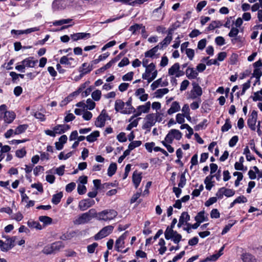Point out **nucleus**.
<instances>
[{
  "label": "nucleus",
  "instance_id": "17",
  "mask_svg": "<svg viewBox=\"0 0 262 262\" xmlns=\"http://www.w3.org/2000/svg\"><path fill=\"white\" fill-rule=\"evenodd\" d=\"M168 85V82L167 80H165L164 81L162 80V79L159 78L158 80L155 81L150 85L151 89L152 90H155L159 86H166Z\"/></svg>",
  "mask_w": 262,
  "mask_h": 262
},
{
  "label": "nucleus",
  "instance_id": "58",
  "mask_svg": "<svg viewBox=\"0 0 262 262\" xmlns=\"http://www.w3.org/2000/svg\"><path fill=\"white\" fill-rule=\"evenodd\" d=\"M185 116L183 114H178L176 115V121L179 124H182L185 122Z\"/></svg>",
  "mask_w": 262,
  "mask_h": 262
},
{
  "label": "nucleus",
  "instance_id": "60",
  "mask_svg": "<svg viewBox=\"0 0 262 262\" xmlns=\"http://www.w3.org/2000/svg\"><path fill=\"white\" fill-rule=\"evenodd\" d=\"M187 56L189 59V60H192L193 58L194 55V51L191 49H187L186 50L185 52Z\"/></svg>",
  "mask_w": 262,
  "mask_h": 262
},
{
  "label": "nucleus",
  "instance_id": "11",
  "mask_svg": "<svg viewBox=\"0 0 262 262\" xmlns=\"http://www.w3.org/2000/svg\"><path fill=\"white\" fill-rule=\"evenodd\" d=\"M115 109L116 111L120 112L122 114H130L129 111L125 109V103L120 99H117L116 100L115 103Z\"/></svg>",
  "mask_w": 262,
  "mask_h": 262
},
{
  "label": "nucleus",
  "instance_id": "10",
  "mask_svg": "<svg viewBox=\"0 0 262 262\" xmlns=\"http://www.w3.org/2000/svg\"><path fill=\"white\" fill-rule=\"evenodd\" d=\"M95 202L93 200L89 199H84L80 201L78 204V208L81 211H85L89 208L93 206Z\"/></svg>",
  "mask_w": 262,
  "mask_h": 262
},
{
  "label": "nucleus",
  "instance_id": "50",
  "mask_svg": "<svg viewBox=\"0 0 262 262\" xmlns=\"http://www.w3.org/2000/svg\"><path fill=\"white\" fill-rule=\"evenodd\" d=\"M0 248L2 251L6 252L11 249L13 248V245H11V244L8 245L3 241V244L1 245Z\"/></svg>",
  "mask_w": 262,
  "mask_h": 262
},
{
  "label": "nucleus",
  "instance_id": "38",
  "mask_svg": "<svg viewBox=\"0 0 262 262\" xmlns=\"http://www.w3.org/2000/svg\"><path fill=\"white\" fill-rule=\"evenodd\" d=\"M28 226L31 228H35L36 229L40 230L42 227L41 225L37 222L29 220L27 222Z\"/></svg>",
  "mask_w": 262,
  "mask_h": 262
},
{
  "label": "nucleus",
  "instance_id": "62",
  "mask_svg": "<svg viewBox=\"0 0 262 262\" xmlns=\"http://www.w3.org/2000/svg\"><path fill=\"white\" fill-rule=\"evenodd\" d=\"M238 32L239 30L236 27H233L231 28L230 32L228 34V35L230 37H234L237 35Z\"/></svg>",
  "mask_w": 262,
  "mask_h": 262
},
{
  "label": "nucleus",
  "instance_id": "63",
  "mask_svg": "<svg viewBox=\"0 0 262 262\" xmlns=\"http://www.w3.org/2000/svg\"><path fill=\"white\" fill-rule=\"evenodd\" d=\"M134 73L130 72L122 76L123 81H131L133 78Z\"/></svg>",
  "mask_w": 262,
  "mask_h": 262
},
{
  "label": "nucleus",
  "instance_id": "51",
  "mask_svg": "<svg viewBox=\"0 0 262 262\" xmlns=\"http://www.w3.org/2000/svg\"><path fill=\"white\" fill-rule=\"evenodd\" d=\"M39 220L40 222L46 224H50L52 223V219L47 216H40L39 217Z\"/></svg>",
  "mask_w": 262,
  "mask_h": 262
},
{
  "label": "nucleus",
  "instance_id": "42",
  "mask_svg": "<svg viewBox=\"0 0 262 262\" xmlns=\"http://www.w3.org/2000/svg\"><path fill=\"white\" fill-rule=\"evenodd\" d=\"M28 128V125L26 124L20 125L15 129L14 135H19L24 133Z\"/></svg>",
  "mask_w": 262,
  "mask_h": 262
},
{
  "label": "nucleus",
  "instance_id": "35",
  "mask_svg": "<svg viewBox=\"0 0 262 262\" xmlns=\"http://www.w3.org/2000/svg\"><path fill=\"white\" fill-rule=\"evenodd\" d=\"M169 92L167 88H163L157 90L155 93V96L157 98H161L163 96Z\"/></svg>",
  "mask_w": 262,
  "mask_h": 262
},
{
  "label": "nucleus",
  "instance_id": "45",
  "mask_svg": "<svg viewBox=\"0 0 262 262\" xmlns=\"http://www.w3.org/2000/svg\"><path fill=\"white\" fill-rule=\"evenodd\" d=\"M124 241H123L119 238L117 239L116 241V244H115V246L116 250H117V251H120V249H122L124 247Z\"/></svg>",
  "mask_w": 262,
  "mask_h": 262
},
{
  "label": "nucleus",
  "instance_id": "8",
  "mask_svg": "<svg viewBox=\"0 0 262 262\" xmlns=\"http://www.w3.org/2000/svg\"><path fill=\"white\" fill-rule=\"evenodd\" d=\"M73 0H55L52 4L53 9L55 10L64 9L70 5Z\"/></svg>",
  "mask_w": 262,
  "mask_h": 262
},
{
  "label": "nucleus",
  "instance_id": "54",
  "mask_svg": "<svg viewBox=\"0 0 262 262\" xmlns=\"http://www.w3.org/2000/svg\"><path fill=\"white\" fill-rule=\"evenodd\" d=\"M98 246V244L97 243H94L92 244L88 245L87 247L88 252L91 254L93 253Z\"/></svg>",
  "mask_w": 262,
  "mask_h": 262
},
{
  "label": "nucleus",
  "instance_id": "2",
  "mask_svg": "<svg viewBox=\"0 0 262 262\" xmlns=\"http://www.w3.org/2000/svg\"><path fill=\"white\" fill-rule=\"evenodd\" d=\"M117 215V211L114 209H105L99 212L96 211L95 219L100 221L109 222Z\"/></svg>",
  "mask_w": 262,
  "mask_h": 262
},
{
  "label": "nucleus",
  "instance_id": "15",
  "mask_svg": "<svg viewBox=\"0 0 262 262\" xmlns=\"http://www.w3.org/2000/svg\"><path fill=\"white\" fill-rule=\"evenodd\" d=\"M224 248V246H222L217 253L207 257L205 259L201 260V262L214 261L216 260L223 254V251Z\"/></svg>",
  "mask_w": 262,
  "mask_h": 262
},
{
  "label": "nucleus",
  "instance_id": "33",
  "mask_svg": "<svg viewBox=\"0 0 262 262\" xmlns=\"http://www.w3.org/2000/svg\"><path fill=\"white\" fill-rule=\"evenodd\" d=\"M141 27H142V24H136L131 26L129 28V30L132 32V34L136 35L139 33Z\"/></svg>",
  "mask_w": 262,
  "mask_h": 262
},
{
  "label": "nucleus",
  "instance_id": "16",
  "mask_svg": "<svg viewBox=\"0 0 262 262\" xmlns=\"http://www.w3.org/2000/svg\"><path fill=\"white\" fill-rule=\"evenodd\" d=\"M38 30H39V27H34L25 30H16L13 29L11 30V33L12 34L19 35L24 34H29L33 32L37 31Z\"/></svg>",
  "mask_w": 262,
  "mask_h": 262
},
{
  "label": "nucleus",
  "instance_id": "6",
  "mask_svg": "<svg viewBox=\"0 0 262 262\" xmlns=\"http://www.w3.org/2000/svg\"><path fill=\"white\" fill-rule=\"evenodd\" d=\"M182 133L178 129H171L165 137V140L168 144L172 143L174 139L179 140L182 138Z\"/></svg>",
  "mask_w": 262,
  "mask_h": 262
},
{
  "label": "nucleus",
  "instance_id": "22",
  "mask_svg": "<svg viewBox=\"0 0 262 262\" xmlns=\"http://www.w3.org/2000/svg\"><path fill=\"white\" fill-rule=\"evenodd\" d=\"M142 180L141 173L137 171H134L133 174V182L136 188L139 186Z\"/></svg>",
  "mask_w": 262,
  "mask_h": 262
},
{
  "label": "nucleus",
  "instance_id": "30",
  "mask_svg": "<svg viewBox=\"0 0 262 262\" xmlns=\"http://www.w3.org/2000/svg\"><path fill=\"white\" fill-rule=\"evenodd\" d=\"M99 132L96 130L92 133L90 135L86 137V140L89 142H93L95 141L97 138L99 136Z\"/></svg>",
  "mask_w": 262,
  "mask_h": 262
},
{
  "label": "nucleus",
  "instance_id": "59",
  "mask_svg": "<svg viewBox=\"0 0 262 262\" xmlns=\"http://www.w3.org/2000/svg\"><path fill=\"white\" fill-rule=\"evenodd\" d=\"M189 107L188 104H185L182 107V111L184 113L183 114L185 116L186 118H187L188 116L190 117L189 116Z\"/></svg>",
  "mask_w": 262,
  "mask_h": 262
},
{
  "label": "nucleus",
  "instance_id": "43",
  "mask_svg": "<svg viewBox=\"0 0 262 262\" xmlns=\"http://www.w3.org/2000/svg\"><path fill=\"white\" fill-rule=\"evenodd\" d=\"M42 252L46 255L54 254V252L51 244L46 245L42 249Z\"/></svg>",
  "mask_w": 262,
  "mask_h": 262
},
{
  "label": "nucleus",
  "instance_id": "21",
  "mask_svg": "<svg viewBox=\"0 0 262 262\" xmlns=\"http://www.w3.org/2000/svg\"><path fill=\"white\" fill-rule=\"evenodd\" d=\"M71 37L74 41H77L79 39L89 38L91 34L87 33H77L72 34Z\"/></svg>",
  "mask_w": 262,
  "mask_h": 262
},
{
  "label": "nucleus",
  "instance_id": "31",
  "mask_svg": "<svg viewBox=\"0 0 262 262\" xmlns=\"http://www.w3.org/2000/svg\"><path fill=\"white\" fill-rule=\"evenodd\" d=\"M159 49H160L159 48V45H158L151 49L146 51L145 53V57L150 58L153 57Z\"/></svg>",
  "mask_w": 262,
  "mask_h": 262
},
{
  "label": "nucleus",
  "instance_id": "3",
  "mask_svg": "<svg viewBox=\"0 0 262 262\" xmlns=\"http://www.w3.org/2000/svg\"><path fill=\"white\" fill-rule=\"evenodd\" d=\"M96 210L91 209L88 212L79 215L74 221L76 225H81L88 223L93 218H95Z\"/></svg>",
  "mask_w": 262,
  "mask_h": 262
},
{
  "label": "nucleus",
  "instance_id": "55",
  "mask_svg": "<svg viewBox=\"0 0 262 262\" xmlns=\"http://www.w3.org/2000/svg\"><path fill=\"white\" fill-rule=\"evenodd\" d=\"M142 142L140 141H134L132 142L128 145V148H130L132 150L136 147L140 146Z\"/></svg>",
  "mask_w": 262,
  "mask_h": 262
},
{
  "label": "nucleus",
  "instance_id": "53",
  "mask_svg": "<svg viewBox=\"0 0 262 262\" xmlns=\"http://www.w3.org/2000/svg\"><path fill=\"white\" fill-rule=\"evenodd\" d=\"M85 106L90 110H93L95 106V103L90 98L87 99Z\"/></svg>",
  "mask_w": 262,
  "mask_h": 262
},
{
  "label": "nucleus",
  "instance_id": "49",
  "mask_svg": "<svg viewBox=\"0 0 262 262\" xmlns=\"http://www.w3.org/2000/svg\"><path fill=\"white\" fill-rule=\"evenodd\" d=\"M195 220L197 222L202 223L205 220L204 212L201 211L198 213L196 216L195 217Z\"/></svg>",
  "mask_w": 262,
  "mask_h": 262
},
{
  "label": "nucleus",
  "instance_id": "5",
  "mask_svg": "<svg viewBox=\"0 0 262 262\" xmlns=\"http://www.w3.org/2000/svg\"><path fill=\"white\" fill-rule=\"evenodd\" d=\"M7 107L5 104L0 106V117H3L4 121L7 123H11L15 118V114L13 111H7Z\"/></svg>",
  "mask_w": 262,
  "mask_h": 262
},
{
  "label": "nucleus",
  "instance_id": "32",
  "mask_svg": "<svg viewBox=\"0 0 262 262\" xmlns=\"http://www.w3.org/2000/svg\"><path fill=\"white\" fill-rule=\"evenodd\" d=\"M63 196V193L62 192H59L53 195L52 199V203L55 205L58 204L61 201V198Z\"/></svg>",
  "mask_w": 262,
  "mask_h": 262
},
{
  "label": "nucleus",
  "instance_id": "61",
  "mask_svg": "<svg viewBox=\"0 0 262 262\" xmlns=\"http://www.w3.org/2000/svg\"><path fill=\"white\" fill-rule=\"evenodd\" d=\"M60 63L61 64H67L69 66H71L72 64V62L69 61V58L66 56H63L60 58Z\"/></svg>",
  "mask_w": 262,
  "mask_h": 262
},
{
  "label": "nucleus",
  "instance_id": "40",
  "mask_svg": "<svg viewBox=\"0 0 262 262\" xmlns=\"http://www.w3.org/2000/svg\"><path fill=\"white\" fill-rule=\"evenodd\" d=\"M222 26V24L219 20H215L212 21L209 26L207 27L208 30H213L216 28H220Z\"/></svg>",
  "mask_w": 262,
  "mask_h": 262
},
{
  "label": "nucleus",
  "instance_id": "36",
  "mask_svg": "<svg viewBox=\"0 0 262 262\" xmlns=\"http://www.w3.org/2000/svg\"><path fill=\"white\" fill-rule=\"evenodd\" d=\"M251 98L253 101H262V89L256 92L253 93V95L251 96Z\"/></svg>",
  "mask_w": 262,
  "mask_h": 262
},
{
  "label": "nucleus",
  "instance_id": "19",
  "mask_svg": "<svg viewBox=\"0 0 262 262\" xmlns=\"http://www.w3.org/2000/svg\"><path fill=\"white\" fill-rule=\"evenodd\" d=\"M145 68V72L142 74V76L143 79L147 78L148 77L150 76V73L156 70L155 64L154 63H150L148 66Z\"/></svg>",
  "mask_w": 262,
  "mask_h": 262
},
{
  "label": "nucleus",
  "instance_id": "39",
  "mask_svg": "<svg viewBox=\"0 0 262 262\" xmlns=\"http://www.w3.org/2000/svg\"><path fill=\"white\" fill-rule=\"evenodd\" d=\"M117 169V164L115 163H111L107 169V174L108 176L111 177L114 175Z\"/></svg>",
  "mask_w": 262,
  "mask_h": 262
},
{
  "label": "nucleus",
  "instance_id": "41",
  "mask_svg": "<svg viewBox=\"0 0 262 262\" xmlns=\"http://www.w3.org/2000/svg\"><path fill=\"white\" fill-rule=\"evenodd\" d=\"M172 40V37L171 36L168 35L167 37H166L161 42L159 45V48L161 49L163 47H166L167 46L170 42L171 40Z\"/></svg>",
  "mask_w": 262,
  "mask_h": 262
},
{
  "label": "nucleus",
  "instance_id": "46",
  "mask_svg": "<svg viewBox=\"0 0 262 262\" xmlns=\"http://www.w3.org/2000/svg\"><path fill=\"white\" fill-rule=\"evenodd\" d=\"M101 92L100 90H97L92 93V97L95 101H98L100 99Z\"/></svg>",
  "mask_w": 262,
  "mask_h": 262
},
{
  "label": "nucleus",
  "instance_id": "20",
  "mask_svg": "<svg viewBox=\"0 0 262 262\" xmlns=\"http://www.w3.org/2000/svg\"><path fill=\"white\" fill-rule=\"evenodd\" d=\"M193 85V90L192 91V94L191 97L194 99L197 96H200L202 94V90L199 85L194 82L192 83Z\"/></svg>",
  "mask_w": 262,
  "mask_h": 262
},
{
  "label": "nucleus",
  "instance_id": "44",
  "mask_svg": "<svg viewBox=\"0 0 262 262\" xmlns=\"http://www.w3.org/2000/svg\"><path fill=\"white\" fill-rule=\"evenodd\" d=\"M179 220L186 225L188 224L187 222L190 220V215L187 212H183L182 213Z\"/></svg>",
  "mask_w": 262,
  "mask_h": 262
},
{
  "label": "nucleus",
  "instance_id": "52",
  "mask_svg": "<svg viewBox=\"0 0 262 262\" xmlns=\"http://www.w3.org/2000/svg\"><path fill=\"white\" fill-rule=\"evenodd\" d=\"M223 188L224 195L227 197L232 196L235 194L234 190H233L232 189H228L225 187H223Z\"/></svg>",
  "mask_w": 262,
  "mask_h": 262
},
{
  "label": "nucleus",
  "instance_id": "7",
  "mask_svg": "<svg viewBox=\"0 0 262 262\" xmlns=\"http://www.w3.org/2000/svg\"><path fill=\"white\" fill-rule=\"evenodd\" d=\"M114 226L112 225H108L103 227L94 236L95 240H99L107 236L112 232Z\"/></svg>",
  "mask_w": 262,
  "mask_h": 262
},
{
  "label": "nucleus",
  "instance_id": "57",
  "mask_svg": "<svg viewBox=\"0 0 262 262\" xmlns=\"http://www.w3.org/2000/svg\"><path fill=\"white\" fill-rule=\"evenodd\" d=\"M262 72L260 69L259 68H255L253 71L252 77L251 78V79H252V77L260 78Z\"/></svg>",
  "mask_w": 262,
  "mask_h": 262
},
{
  "label": "nucleus",
  "instance_id": "9",
  "mask_svg": "<svg viewBox=\"0 0 262 262\" xmlns=\"http://www.w3.org/2000/svg\"><path fill=\"white\" fill-rule=\"evenodd\" d=\"M179 63H175L168 69V74L170 76H175L176 77H180L184 75V72L180 70Z\"/></svg>",
  "mask_w": 262,
  "mask_h": 262
},
{
  "label": "nucleus",
  "instance_id": "47",
  "mask_svg": "<svg viewBox=\"0 0 262 262\" xmlns=\"http://www.w3.org/2000/svg\"><path fill=\"white\" fill-rule=\"evenodd\" d=\"M90 84V81H87L85 82L84 83H82L80 85V86L78 88L77 90L74 92V93L76 94V95H78L81 93L83 90H84L86 87Z\"/></svg>",
  "mask_w": 262,
  "mask_h": 262
},
{
  "label": "nucleus",
  "instance_id": "4",
  "mask_svg": "<svg viewBox=\"0 0 262 262\" xmlns=\"http://www.w3.org/2000/svg\"><path fill=\"white\" fill-rule=\"evenodd\" d=\"M160 116L159 113H152L147 115L145 118V122L143 124L142 128L149 132L151 127L155 124L157 121L159 122L161 121V119L159 120Z\"/></svg>",
  "mask_w": 262,
  "mask_h": 262
},
{
  "label": "nucleus",
  "instance_id": "14",
  "mask_svg": "<svg viewBox=\"0 0 262 262\" xmlns=\"http://www.w3.org/2000/svg\"><path fill=\"white\" fill-rule=\"evenodd\" d=\"M150 102H146L144 105H140L137 107V112L134 115V117H137L141 115L142 113H148L150 107Z\"/></svg>",
  "mask_w": 262,
  "mask_h": 262
},
{
  "label": "nucleus",
  "instance_id": "26",
  "mask_svg": "<svg viewBox=\"0 0 262 262\" xmlns=\"http://www.w3.org/2000/svg\"><path fill=\"white\" fill-rule=\"evenodd\" d=\"M92 70V66L88 63H83L79 68V72L84 75L90 73Z\"/></svg>",
  "mask_w": 262,
  "mask_h": 262
},
{
  "label": "nucleus",
  "instance_id": "27",
  "mask_svg": "<svg viewBox=\"0 0 262 262\" xmlns=\"http://www.w3.org/2000/svg\"><path fill=\"white\" fill-rule=\"evenodd\" d=\"M186 75L189 79H195L198 75V72L193 68H188L186 71Z\"/></svg>",
  "mask_w": 262,
  "mask_h": 262
},
{
  "label": "nucleus",
  "instance_id": "23",
  "mask_svg": "<svg viewBox=\"0 0 262 262\" xmlns=\"http://www.w3.org/2000/svg\"><path fill=\"white\" fill-rule=\"evenodd\" d=\"M33 57H29L23 60L21 63L24 64L25 67L33 68L38 62L37 60H33Z\"/></svg>",
  "mask_w": 262,
  "mask_h": 262
},
{
  "label": "nucleus",
  "instance_id": "48",
  "mask_svg": "<svg viewBox=\"0 0 262 262\" xmlns=\"http://www.w3.org/2000/svg\"><path fill=\"white\" fill-rule=\"evenodd\" d=\"M231 124L230 123V120L227 119L226 120L225 123L222 127L221 130L223 132H227L229 129L231 128Z\"/></svg>",
  "mask_w": 262,
  "mask_h": 262
},
{
  "label": "nucleus",
  "instance_id": "64",
  "mask_svg": "<svg viewBox=\"0 0 262 262\" xmlns=\"http://www.w3.org/2000/svg\"><path fill=\"white\" fill-rule=\"evenodd\" d=\"M86 187L82 184H79L78 185L77 191L79 194H83L86 192Z\"/></svg>",
  "mask_w": 262,
  "mask_h": 262
},
{
  "label": "nucleus",
  "instance_id": "18",
  "mask_svg": "<svg viewBox=\"0 0 262 262\" xmlns=\"http://www.w3.org/2000/svg\"><path fill=\"white\" fill-rule=\"evenodd\" d=\"M70 128L69 125L67 124H60L57 125L54 127L55 134H61L65 133L66 131Z\"/></svg>",
  "mask_w": 262,
  "mask_h": 262
},
{
  "label": "nucleus",
  "instance_id": "24",
  "mask_svg": "<svg viewBox=\"0 0 262 262\" xmlns=\"http://www.w3.org/2000/svg\"><path fill=\"white\" fill-rule=\"evenodd\" d=\"M145 90L143 88H140L136 90L135 95L139 97L142 101H145L148 99V94H145Z\"/></svg>",
  "mask_w": 262,
  "mask_h": 262
},
{
  "label": "nucleus",
  "instance_id": "37",
  "mask_svg": "<svg viewBox=\"0 0 262 262\" xmlns=\"http://www.w3.org/2000/svg\"><path fill=\"white\" fill-rule=\"evenodd\" d=\"M72 21V19L70 18L62 19L58 20H55L53 22V25L55 26H61L64 24H67L71 23Z\"/></svg>",
  "mask_w": 262,
  "mask_h": 262
},
{
  "label": "nucleus",
  "instance_id": "29",
  "mask_svg": "<svg viewBox=\"0 0 262 262\" xmlns=\"http://www.w3.org/2000/svg\"><path fill=\"white\" fill-rule=\"evenodd\" d=\"M251 85L250 80L247 81L246 83L242 85V90L241 92H237L236 96L239 97L240 96H243L245 94L246 91L250 88Z\"/></svg>",
  "mask_w": 262,
  "mask_h": 262
},
{
  "label": "nucleus",
  "instance_id": "13",
  "mask_svg": "<svg viewBox=\"0 0 262 262\" xmlns=\"http://www.w3.org/2000/svg\"><path fill=\"white\" fill-rule=\"evenodd\" d=\"M107 115L103 113V111L98 116L95 121V124L97 127H102L104 126Z\"/></svg>",
  "mask_w": 262,
  "mask_h": 262
},
{
  "label": "nucleus",
  "instance_id": "56",
  "mask_svg": "<svg viewBox=\"0 0 262 262\" xmlns=\"http://www.w3.org/2000/svg\"><path fill=\"white\" fill-rule=\"evenodd\" d=\"M186 179L185 173H182L180 177V182L178 184L179 187L183 188L186 184Z\"/></svg>",
  "mask_w": 262,
  "mask_h": 262
},
{
  "label": "nucleus",
  "instance_id": "12",
  "mask_svg": "<svg viewBox=\"0 0 262 262\" xmlns=\"http://www.w3.org/2000/svg\"><path fill=\"white\" fill-rule=\"evenodd\" d=\"M257 119V112L253 110L247 121L248 126L252 130H255V124Z\"/></svg>",
  "mask_w": 262,
  "mask_h": 262
},
{
  "label": "nucleus",
  "instance_id": "1",
  "mask_svg": "<svg viewBox=\"0 0 262 262\" xmlns=\"http://www.w3.org/2000/svg\"><path fill=\"white\" fill-rule=\"evenodd\" d=\"M177 223V219H173L171 223V225L167 227L164 232V235L166 239H171L174 243L179 244L182 239V235L178 233L177 231L173 230Z\"/></svg>",
  "mask_w": 262,
  "mask_h": 262
},
{
  "label": "nucleus",
  "instance_id": "28",
  "mask_svg": "<svg viewBox=\"0 0 262 262\" xmlns=\"http://www.w3.org/2000/svg\"><path fill=\"white\" fill-rule=\"evenodd\" d=\"M54 253L58 252L64 247V244L61 241H57L51 244Z\"/></svg>",
  "mask_w": 262,
  "mask_h": 262
},
{
  "label": "nucleus",
  "instance_id": "34",
  "mask_svg": "<svg viewBox=\"0 0 262 262\" xmlns=\"http://www.w3.org/2000/svg\"><path fill=\"white\" fill-rule=\"evenodd\" d=\"M243 262H255V258L250 254L245 253L242 256Z\"/></svg>",
  "mask_w": 262,
  "mask_h": 262
},
{
  "label": "nucleus",
  "instance_id": "25",
  "mask_svg": "<svg viewBox=\"0 0 262 262\" xmlns=\"http://www.w3.org/2000/svg\"><path fill=\"white\" fill-rule=\"evenodd\" d=\"M181 107L179 103L177 101L173 102L170 106V107L167 111V113L169 115H172L180 110Z\"/></svg>",
  "mask_w": 262,
  "mask_h": 262
}]
</instances>
